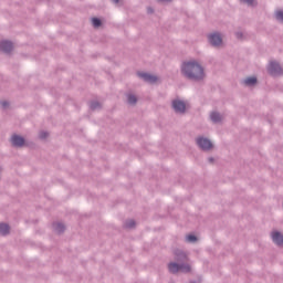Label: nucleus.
Here are the masks:
<instances>
[{
    "label": "nucleus",
    "instance_id": "1",
    "mask_svg": "<svg viewBox=\"0 0 283 283\" xmlns=\"http://www.w3.org/2000/svg\"><path fill=\"white\" fill-rule=\"evenodd\" d=\"M181 72L192 81H202L205 78V69L196 61L185 62Z\"/></svg>",
    "mask_w": 283,
    "mask_h": 283
},
{
    "label": "nucleus",
    "instance_id": "2",
    "mask_svg": "<svg viewBox=\"0 0 283 283\" xmlns=\"http://www.w3.org/2000/svg\"><path fill=\"white\" fill-rule=\"evenodd\" d=\"M168 269L170 273H178L179 271H181L182 273H189V271H191V266H189V264L179 265L177 263H170L168 265Z\"/></svg>",
    "mask_w": 283,
    "mask_h": 283
},
{
    "label": "nucleus",
    "instance_id": "3",
    "mask_svg": "<svg viewBox=\"0 0 283 283\" xmlns=\"http://www.w3.org/2000/svg\"><path fill=\"white\" fill-rule=\"evenodd\" d=\"M172 107L175 112L179 114H185V111L187 109V104H185V102L176 99L172 102Z\"/></svg>",
    "mask_w": 283,
    "mask_h": 283
},
{
    "label": "nucleus",
    "instance_id": "4",
    "mask_svg": "<svg viewBox=\"0 0 283 283\" xmlns=\"http://www.w3.org/2000/svg\"><path fill=\"white\" fill-rule=\"evenodd\" d=\"M197 145H199V147L205 150H209L213 147V144H211V140L207 138H198Z\"/></svg>",
    "mask_w": 283,
    "mask_h": 283
},
{
    "label": "nucleus",
    "instance_id": "5",
    "mask_svg": "<svg viewBox=\"0 0 283 283\" xmlns=\"http://www.w3.org/2000/svg\"><path fill=\"white\" fill-rule=\"evenodd\" d=\"M209 41L211 45H214V48L222 45V36L218 33L209 35Z\"/></svg>",
    "mask_w": 283,
    "mask_h": 283
},
{
    "label": "nucleus",
    "instance_id": "6",
    "mask_svg": "<svg viewBox=\"0 0 283 283\" xmlns=\"http://www.w3.org/2000/svg\"><path fill=\"white\" fill-rule=\"evenodd\" d=\"M11 143L13 147H23V145H25V139L19 135H13L11 137Z\"/></svg>",
    "mask_w": 283,
    "mask_h": 283
},
{
    "label": "nucleus",
    "instance_id": "7",
    "mask_svg": "<svg viewBox=\"0 0 283 283\" xmlns=\"http://www.w3.org/2000/svg\"><path fill=\"white\" fill-rule=\"evenodd\" d=\"M138 76L140 78H144L146 83H156L158 81V77L156 75H151L149 73H138Z\"/></svg>",
    "mask_w": 283,
    "mask_h": 283
},
{
    "label": "nucleus",
    "instance_id": "8",
    "mask_svg": "<svg viewBox=\"0 0 283 283\" xmlns=\"http://www.w3.org/2000/svg\"><path fill=\"white\" fill-rule=\"evenodd\" d=\"M282 69L280 67V64L277 62H271L269 65V72L272 74V76H275V74H280Z\"/></svg>",
    "mask_w": 283,
    "mask_h": 283
},
{
    "label": "nucleus",
    "instance_id": "9",
    "mask_svg": "<svg viewBox=\"0 0 283 283\" xmlns=\"http://www.w3.org/2000/svg\"><path fill=\"white\" fill-rule=\"evenodd\" d=\"M13 45H12V42H8V41H2L1 43H0V50H1V52H12V50H13Z\"/></svg>",
    "mask_w": 283,
    "mask_h": 283
},
{
    "label": "nucleus",
    "instance_id": "10",
    "mask_svg": "<svg viewBox=\"0 0 283 283\" xmlns=\"http://www.w3.org/2000/svg\"><path fill=\"white\" fill-rule=\"evenodd\" d=\"M272 240L275 244H277L279 247H282L283 237L280 232H277V231L272 232Z\"/></svg>",
    "mask_w": 283,
    "mask_h": 283
},
{
    "label": "nucleus",
    "instance_id": "11",
    "mask_svg": "<svg viewBox=\"0 0 283 283\" xmlns=\"http://www.w3.org/2000/svg\"><path fill=\"white\" fill-rule=\"evenodd\" d=\"M8 233H10V226L6 223H0V234L8 235Z\"/></svg>",
    "mask_w": 283,
    "mask_h": 283
},
{
    "label": "nucleus",
    "instance_id": "12",
    "mask_svg": "<svg viewBox=\"0 0 283 283\" xmlns=\"http://www.w3.org/2000/svg\"><path fill=\"white\" fill-rule=\"evenodd\" d=\"M210 118L212 123H220L222 120V116L219 113H211Z\"/></svg>",
    "mask_w": 283,
    "mask_h": 283
},
{
    "label": "nucleus",
    "instance_id": "13",
    "mask_svg": "<svg viewBox=\"0 0 283 283\" xmlns=\"http://www.w3.org/2000/svg\"><path fill=\"white\" fill-rule=\"evenodd\" d=\"M255 83H258V78L256 77H247L245 80H244V84L245 85H255Z\"/></svg>",
    "mask_w": 283,
    "mask_h": 283
},
{
    "label": "nucleus",
    "instance_id": "14",
    "mask_svg": "<svg viewBox=\"0 0 283 283\" xmlns=\"http://www.w3.org/2000/svg\"><path fill=\"white\" fill-rule=\"evenodd\" d=\"M176 258L178 261L182 260V262H185L187 260V254H185V252H177Z\"/></svg>",
    "mask_w": 283,
    "mask_h": 283
},
{
    "label": "nucleus",
    "instance_id": "15",
    "mask_svg": "<svg viewBox=\"0 0 283 283\" xmlns=\"http://www.w3.org/2000/svg\"><path fill=\"white\" fill-rule=\"evenodd\" d=\"M92 23H93L94 28H101V20L99 19L93 18Z\"/></svg>",
    "mask_w": 283,
    "mask_h": 283
},
{
    "label": "nucleus",
    "instance_id": "16",
    "mask_svg": "<svg viewBox=\"0 0 283 283\" xmlns=\"http://www.w3.org/2000/svg\"><path fill=\"white\" fill-rule=\"evenodd\" d=\"M55 230L57 231V233H61L65 230V227L62 223H57L55 224Z\"/></svg>",
    "mask_w": 283,
    "mask_h": 283
},
{
    "label": "nucleus",
    "instance_id": "17",
    "mask_svg": "<svg viewBox=\"0 0 283 283\" xmlns=\"http://www.w3.org/2000/svg\"><path fill=\"white\" fill-rule=\"evenodd\" d=\"M187 242H196L198 240V238H196V235L193 234H189L186 237Z\"/></svg>",
    "mask_w": 283,
    "mask_h": 283
},
{
    "label": "nucleus",
    "instance_id": "18",
    "mask_svg": "<svg viewBox=\"0 0 283 283\" xmlns=\"http://www.w3.org/2000/svg\"><path fill=\"white\" fill-rule=\"evenodd\" d=\"M136 96H134V95H128V103L130 104V105H134V104H136Z\"/></svg>",
    "mask_w": 283,
    "mask_h": 283
},
{
    "label": "nucleus",
    "instance_id": "19",
    "mask_svg": "<svg viewBox=\"0 0 283 283\" xmlns=\"http://www.w3.org/2000/svg\"><path fill=\"white\" fill-rule=\"evenodd\" d=\"M275 18L277 19V21H283V11H277Z\"/></svg>",
    "mask_w": 283,
    "mask_h": 283
},
{
    "label": "nucleus",
    "instance_id": "20",
    "mask_svg": "<svg viewBox=\"0 0 283 283\" xmlns=\"http://www.w3.org/2000/svg\"><path fill=\"white\" fill-rule=\"evenodd\" d=\"M243 3H248V6H253L255 0H241Z\"/></svg>",
    "mask_w": 283,
    "mask_h": 283
},
{
    "label": "nucleus",
    "instance_id": "21",
    "mask_svg": "<svg viewBox=\"0 0 283 283\" xmlns=\"http://www.w3.org/2000/svg\"><path fill=\"white\" fill-rule=\"evenodd\" d=\"M135 224L136 223L133 220H130L126 223V227H128V229H132V227H135Z\"/></svg>",
    "mask_w": 283,
    "mask_h": 283
},
{
    "label": "nucleus",
    "instance_id": "22",
    "mask_svg": "<svg viewBox=\"0 0 283 283\" xmlns=\"http://www.w3.org/2000/svg\"><path fill=\"white\" fill-rule=\"evenodd\" d=\"M40 138H48V133H40Z\"/></svg>",
    "mask_w": 283,
    "mask_h": 283
},
{
    "label": "nucleus",
    "instance_id": "23",
    "mask_svg": "<svg viewBox=\"0 0 283 283\" xmlns=\"http://www.w3.org/2000/svg\"><path fill=\"white\" fill-rule=\"evenodd\" d=\"M1 106L4 108L8 107V102H1Z\"/></svg>",
    "mask_w": 283,
    "mask_h": 283
},
{
    "label": "nucleus",
    "instance_id": "24",
    "mask_svg": "<svg viewBox=\"0 0 283 283\" xmlns=\"http://www.w3.org/2000/svg\"><path fill=\"white\" fill-rule=\"evenodd\" d=\"M241 36H242V33H237L238 39H241Z\"/></svg>",
    "mask_w": 283,
    "mask_h": 283
},
{
    "label": "nucleus",
    "instance_id": "25",
    "mask_svg": "<svg viewBox=\"0 0 283 283\" xmlns=\"http://www.w3.org/2000/svg\"><path fill=\"white\" fill-rule=\"evenodd\" d=\"M114 1V3H118V1H120V0H113Z\"/></svg>",
    "mask_w": 283,
    "mask_h": 283
}]
</instances>
